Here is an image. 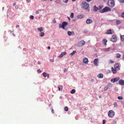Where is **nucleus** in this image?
Here are the masks:
<instances>
[{
    "label": "nucleus",
    "mask_w": 124,
    "mask_h": 124,
    "mask_svg": "<svg viewBox=\"0 0 124 124\" xmlns=\"http://www.w3.org/2000/svg\"><path fill=\"white\" fill-rule=\"evenodd\" d=\"M101 8H93V10L95 12L96 11L98 10H99V11L101 13H103L105 12L110 11L111 10L110 8H103L102 10H100Z\"/></svg>",
    "instance_id": "nucleus-1"
},
{
    "label": "nucleus",
    "mask_w": 124,
    "mask_h": 124,
    "mask_svg": "<svg viewBox=\"0 0 124 124\" xmlns=\"http://www.w3.org/2000/svg\"><path fill=\"white\" fill-rule=\"evenodd\" d=\"M108 6L111 8L115 6V3L113 0H109L107 2Z\"/></svg>",
    "instance_id": "nucleus-2"
},
{
    "label": "nucleus",
    "mask_w": 124,
    "mask_h": 124,
    "mask_svg": "<svg viewBox=\"0 0 124 124\" xmlns=\"http://www.w3.org/2000/svg\"><path fill=\"white\" fill-rule=\"evenodd\" d=\"M67 23L66 22H63L62 23V26L61 24H59V28H62L63 29H65V27L67 25Z\"/></svg>",
    "instance_id": "nucleus-3"
},
{
    "label": "nucleus",
    "mask_w": 124,
    "mask_h": 124,
    "mask_svg": "<svg viewBox=\"0 0 124 124\" xmlns=\"http://www.w3.org/2000/svg\"><path fill=\"white\" fill-rule=\"evenodd\" d=\"M114 112L113 110H110L108 112V116L110 117H113L114 115Z\"/></svg>",
    "instance_id": "nucleus-4"
},
{
    "label": "nucleus",
    "mask_w": 124,
    "mask_h": 124,
    "mask_svg": "<svg viewBox=\"0 0 124 124\" xmlns=\"http://www.w3.org/2000/svg\"><path fill=\"white\" fill-rule=\"evenodd\" d=\"M82 5L83 8H89V4L85 2H82Z\"/></svg>",
    "instance_id": "nucleus-5"
},
{
    "label": "nucleus",
    "mask_w": 124,
    "mask_h": 124,
    "mask_svg": "<svg viewBox=\"0 0 124 124\" xmlns=\"http://www.w3.org/2000/svg\"><path fill=\"white\" fill-rule=\"evenodd\" d=\"M111 40L113 42H116L117 40V37L115 35H113L111 39Z\"/></svg>",
    "instance_id": "nucleus-6"
},
{
    "label": "nucleus",
    "mask_w": 124,
    "mask_h": 124,
    "mask_svg": "<svg viewBox=\"0 0 124 124\" xmlns=\"http://www.w3.org/2000/svg\"><path fill=\"white\" fill-rule=\"evenodd\" d=\"M120 79V78L119 77H117L115 78L114 79H112L111 80V82L113 83H115L117 82V81L118 80Z\"/></svg>",
    "instance_id": "nucleus-7"
},
{
    "label": "nucleus",
    "mask_w": 124,
    "mask_h": 124,
    "mask_svg": "<svg viewBox=\"0 0 124 124\" xmlns=\"http://www.w3.org/2000/svg\"><path fill=\"white\" fill-rule=\"evenodd\" d=\"M85 42L84 40L81 41L79 43V46H82L84 45L85 44Z\"/></svg>",
    "instance_id": "nucleus-8"
},
{
    "label": "nucleus",
    "mask_w": 124,
    "mask_h": 124,
    "mask_svg": "<svg viewBox=\"0 0 124 124\" xmlns=\"http://www.w3.org/2000/svg\"><path fill=\"white\" fill-rule=\"evenodd\" d=\"M114 67L115 69H117V70H119V65L117 63L115 64L114 66Z\"/></svg>",
    "instance_id": "nucleus-9"
},
{
    "label": "nucleus",
    "mask_w": 124,
    "mask_h": 124,
    "mask_svg": "<svg viewBox=\"0 0 124 124\" xmlns=\"http://www.w3.org/2000/svg\"><path fill=\"white\" fill-rule=\"evenodd\" d=\"M88 59L86 58H85L83 59V63L85 64H87L88 63Z\"/></svg>",
    "instance_id": "nucleus-10"
},
{
    "label": "nucleus",
    "mask_w": 124,
    "mask_h": 124,
    "mask_svg": "<svg viewBox=\"0 0 124 124\" xmlns=\"http://www.w3.org/2000/svg\"><path fill=\"white\" fill-rule=\"evenodd\" d=\"M93 22V20L90 19H88L86 20V23L87 24H89Z\"/></svg>",
    "instance_id": "nucleus-11"
},
{
    "label": "nucleus",
    "mask_w": 124,
    "mask_h": 124,
    "mask_svg": "<svg viewBox=\"0 0 124 124\" xmlns=\"http://www.w3.org/2000/svg\"><path fill=\"white\" fill-rule=\"evenodd\" d=\"M119 84L122 85H124V80L122 79H121L119 81Z\"/></svg>",
    "instance_id": "nucleus-12"
},
{
    "label": "nucleus",
    "mask_w": 124,
    "mask_h": 124,
    "mask_svg": "<svg viewBox=\"0 0 124 124\" xmlns=\"http://www.w3.org/2000/svg\"><path fill=\"white\" fill-rule=\"evenodd\" d=\"M98 59L97 58L95 59L93 61L94 64L96 66H97L98 65V64L97 63Z\"/></svg>",
    "instance_id": "nucleus-13"
},
{
    "label": "nucleus",
    "mask_w": 124,
    "mask_h": 124,
    "mask_svg": "<svg viewBox=\"0 0 124 124\" xmlns=\"http://www.w3.org/2000/svg\"><path fill=\"white\" fill-rule=\"evenodd\" d=\"M68 34L69 36H70L71 35H73L75 33L74 31H68Z\"/></svg>",
    "instance_id": "nucleus-14"
},
{
    "label": "nucleus",
    "mask_w": 124,
    "mask_h": 124,
    "mask_svg": "<svg viewBox=\"0 0 124 124\" xmlns=\"http://www.w3.org/2000/svg\"><path fill=\"white\" fill-rule=\"evenodd\" d=\"M111 70L113 73L114 74L116 73V70L117 69L114 68L113 67L111 68Z\"/></svg>",
    "instance_id": "nucleus-15"
},
{
    "label": "nucleus",
    "mask_w": 124,
    "mask_h": 124,
    "mask_svg": "<svg viewBox=\"0 0 124 124\" xmlns=\"http://www.w3.org/2000/svg\"><path fill=\"white\" fill-rule=\"evenodd\" d=\"M84 16L83 15L81 14L78 15L77 16V17L78 19H81L83 18Z\"/></svg>",
    "instance_id": "nucleus-16"
},
{
    "label": "nucleus",
    "mask_w": 124,
    "mask_h": 124,
    "mask_svg": "<svg viewBox=\"0 0 124 124\" xmlns=\"http://www.w3.org/2000/svg\"><path fill=\"white\" fill-rule=\"evenodd\" d=\"M43 76L45 77H47L48 78H49V75L45 72H44L43 73Z\"/></svg>",
    "instance_id": "nucleus-17"
},
{
    "label": "nucleus",
    "mask_w": 124,
    "mask_h": 124,
    "mask_svg": "<svg viewBox=\"0 0 124 124\" xmlns=\"http://www.w3.org/2000/svg\"><path fill=\"white\" fill-rule=\"evenodd\" d=\"M97 76L99 78H102L103 77V74L101 73L99 74Z\"/></svg>",
    "instance_id": "nucleus-18"
},
{
    "label": "nucleus",
    "mask_w": 124,
    "mask_h": 124,
    "mask_svg": "<svg viewBox=\"0 0 124 124\" xmlns=\"http://www.w3.org/2000/svg\"><path fill=\"white\" fill-rule=\"evenodd\" d=\"M111 48L110 47H109L107 48H105L104 49V51L108 52L110 50Z\"/></svg>",
    "instance_id": "nucleus-19"
},
{
    "label": "nucleus",
    "mask_w": 124,
    "mask_h": 124,
    "mask_svg": "<svg viewBox=\"0 0 124 124\" xmlns=\"http://www.w3.org/2000/svg\"><path fill=\"white\" fill-rule=\"evenodd\" d=\"M43 28L42 27H41L40 28H38V30L40 32L43 31Z\"/></svg>",
    "instance_id": "nucleus-20"
},
{
    "label": "nucleus",
    "mask_w": 124,
    "mask_h": 124,
    "mask_svg": "<svg viewBox=\"0 0 124 124\" xmlns=\"http://www.w3.org/2000/svg\"><path fill=\"white\" fill-rule=\"evenodd\" d=\"M62 85H60L58 86V90L59 91H62Z\"/></svg>",
    "instance_id": "nucleus-21"
},
{
    "label": "nucleus",
    "mask_w": 124,
    "mask_h": 124,
    "mask_svg": "<svg viewBox=\"0 0 124 124\" xmlns=\"http://www.w3.org/2000/svg\"><path fill=\"white\" fill-rule=\"evenodd\" d=\"M107 41L106 39H104L103 40V43L105 45H107L106 42H107Z\"/></svg>",
    "instance_id": "nucleus-22"
},
{
    "label": "nucleus",
    "mask_w": 124,
    "mask_h": 124,
    "mask_svg": "<svg viewBox=\"0 0 124 124\" xmlns=\"http://www.w3.org/2000/svg\"><path fill=\"white\" fill-rule=\"evenodd\" d=\"M106 33L108 34H112L111 31L110 30H109L108 31L106 32Z\"/></svg>",
    "instance_id": "nucleus-23"
},
{
    "label": "nucleus",
    "mask_w": 124,
    "mask_h": 124,
    "mask_svg": "<svg viewBox=\"0 0 124 124\" xmlns=\"http://www.w3.org/2000/svg\"><path fill=\"white\" fill-rule=\"evenodd\" d=\"M45 34L43 32H41L39 34V35L40 37H43L44 35Z\"/></svg>",
    "instance_id": "nucleus-24"
},
{
    "label": "nucleus",
    "mask_w": 124,
    "mask_h": 124,
    "mask_svg": "<svg viewBox=\"0 0 124 124\" xmlns=\"http://www.w3.org/2000/svg\"><path fill=\"white\" fill-rule=\"evenodd\" d=\"M116 55V58H120L121 56V55L119 53H117Z\"/></svg>",
    "instance_id": "nucleus-25"
},
{
    "label": "nucleus",
    "mask_w": 124,
    "mask_h": 124,
    "mask_svg": "<svg viewBox=\"0 0 124 124\" xmlns=\"http://www.w3.org/2000/svg\"><path fill=\"white\" fill-rule=\"evenodd\" d=\"M121 40L122 41H124V35L120 36Z\"/></svg>",
    "instance_id": "nucleus-26"
},
{
    "label": "nucleus",
    "mask_w": 124,
    "mask_h": 124,
    "mask_svg": "<svg viewBox=\"0 0 124 124\" xmlns=\"http://www.w3.org/2000/svg\"><path fill=\"white\" fill-rule=\"evenodd\" d=\"M111 85V84L110 83H109L107 85H106V86L107 87L108 89H109V87H110Z\"/></svg>",
    "instance_id": "nucleus-27"
},
{
    "label": "nucleus",
    "mask_w": 124,
    "mask_h": 124,
    "mask_svg": "<svg viewBox=\"0 0 124 124\" xmlns=\"http://www.w3.org/2000/svg\"><path fill=\"white\" fill-rule=\"evenodd\" d=\"M76 92V90L75 89H72L70 93H74Z\"/></svg>",
    "instance_id": "nucleus-28"
},
{
    "label": "nucleus",
    "mask_w": 124,
    "mask_h": 124,
    "mask_svg": "<svg viewBox=\"0 0 124 124\" xmlns=\"http://www.w3.org/2000/svg\"><path fill=\"white\" fill-rule=\"evenodd\" d=\"M113 105H114L115 107H117L118 106V105L116 102H115Z\"/></svg>",
    "instance_id": "nucleus-29"
},
{
    "label": "nucleus",
    "mask_w": 124,
    "mask_h": 124,
    "mask_svg": "<svg viewBox=\"0 0 124 124\" xmlns=\"http://www.w3.org/2000/svg\"><path fill=\"white\" fill-rule=\"evenodd\" d=\"M108 89V88L106 86L105 87H104V91H106Z\"/></svg>",
    "instance_id": "nucleus-30"
},
{
    "label": "nucleus",
    "mask_w": 124,
    "mask_h": 124,
    "mask_svg": "<svg viewBox=\"0 0 124 124\" xmlns=\"http://www.w3.org/2000/svg\"><path fill=\"white\" fill-rule=\"evenodd\" d=\"M66 111H67L68 110V108L67 107H65L64 109Z\"/></svg>",
    "instance_id": "nucleus-31"
},
{
    "label": "nucleus",
    "mask_w": 124,
    "mask_h": 124,
    "mask_svg": "<svg viewBox=\"0 0 124 124\" xmlns=\"http://www.w3.org/2000/svg\"><path fill=\"white\" fill-rule=\"evenodd\" d=\"M73 16H74V13H71V15L70 16V17L72 18L73 17Z\"/></svg>",
    "instance_id": "nucleus-32"
},
{
    "label": "nucleus",
    "mask_w": 124,
    "mask_h": 124,
    "mask_svg": "<svg viewBox=\"0 0 124 124\" xmlns=\"http://www.w3.org/2000/svg\"><path fill=\"white\" fill-rule=\"evenodd\" d=\"M116 22L117 24H118L120 23L121 21H120L118 20L116 21Z\"/></svg>",
    "instance_id": "nucleus-33"
},
{
    "label": "nucleus",
    "mask_w": 124,
    "mask_h": 124,
    "mask_svg": "<svg viewBox=\"0 0 124 124\" xmlns=\"http://www.w3.org/2000/svg\"><path fill=\"white\" fill-rule=\"evenodd\" d=\"M76 52V51H74L71 54L72 55H73Z\"/></svg>",
    "instance_id": "nucleus-34"
},
{
    "label": "nucleus",
    "mask_w": 124,
    "mask_h": 124,
    "mask_svg": "<svg viewBox=\"0 0 124 124\" xmlns=\"http://www.w3.org/2000/svg\"><path fill=\"white\" fill-rule=\"evenodd\" d=\"M63 56L66 55L67 54V53L66 52H62L61 53Z\"/></svg>",
    "instance_id": "nucleus-35"
},
{
    "label": "nucleus",
    "mask_w": 124,
    "mask_h": 124,
    "mask_svg": "<svg viewBox=\"0 0 124 124\" xmlns=\"http://www.w3.org/2000/svg\"><path fill=\"white\" fill-rule=\"evenodd\" d=\"M118 99L119 100L122 99H123V98L122 97V96H118Z\"/></svg>",
    "instance_id": "nucleus-36"
},
{
    "label": "nucleus",
    "mask_w": 124,
    "mask_h": 124,
    "mask_svg": "<svg viewBox=\"0 0 124 124\" xmlns=\"http://www.w3.org/2000/svg\"><path fill=\"white\" fill-rule=\"evenodd\" d=\"M121 16L122 17H124V12L121 14Z\"/></svg>",
    "instance_id": "nucleus-37"
},
{
    "label": "nucleus",
    "mask_w": 124,
    "mask_h": 124,
    "mask_svg": "<svg viewBox=\"0 0 124 124\" xmlns=\"http://www.w3.org/2000/svg\"><path fill=\"white\" fill-rule=\"evenodd\" d=\"M103 4L99 6V8H103Z\"/></svg>",
    "instance_id": "nucleus-38"
},
{
    "label": "nucleus",
    "mask_w": 124,
    "mask_h": 124,
    "mask_svg": "<svg viewBox=\"0 0 124 124\" xmlns=\"http://www.w3.org/2000/svg\"><path fill=\"white\" fill-rule=\"evenodd\" d=\"M68 1V0H63V2L65 3H67Z\"/></svg>",
    "instance_id": "nucleus-39"
},
{
    "label": "nucleus",
    "mask_w": 124,
    "mask_h": 124,
    "mask_svg": "<svg viewBox=\"0 0 124 124\" xmlns=\"http://www.w3.org/2000/svg\"><path fill=\"white\" fill-rule=\"evenodd\" d=\"M119 1L120 3H123L124 2V0H119Z\"/></svg>",
    "instance_id": "nucleus-40"
},
{
    "label": "nucleus",
    "mask_w": 124,
    "mask_h": 124,
    "mask_svg": "<svg viewBox=\"0 0 124 124\" xmlns=\"http://www.w3.org/2000/svg\"><path fill=\"white\" fill-rule=\"evenodd\" d=\"M37 71L39 73H41L42 72V71L40 70L39 69L38 70H37Z\"/></svg>",
    "instance_id": "nucleus-41"
},
{
    "label": "nucleus",
    "mask_w": 124,
    "mask_h": 124,
    "mask_svg": "<svg viewBox=\"0 0 124 124\" xmlns=\"http://www.w3.org/2000/svg\"><path fill=\"white\" fill-rule=\"evenodd\" d=\"M30 18L32 19H34V16L32 15H31L30 16Z\"/></svg>",
    "instance_id": "nucleus-42"
},
{
    "label": "nucleus",
    "mask_w": 124,
    "mask_h": 124,
    "mask_svg": "<svg viewBox=\"0 0 124 124\" xmlns=\"http://www.w3.org/2000/svg\"><path fill=\"white\" fill-rule=\"evenodd\" d=\"M86 11L89 12L90 10V8H85Z\"/></svg>",
    "instance_id": "nucleus-43"
},
{
    "label": "nucleus",
    "mask_w": 124,
    "mask_h": 124,
    "mask_svg": "<svg viewBox=\"0 0 124 124\" xmlns=\"http://www.w3.org/2000/svg\"><path fill=\"white\" fill-rule=\"evenodd\" d=\"M105 120H103V122L102 124H104L105 123Z\"/></svg>",
    "instance_id": "nucleus-44"
},
{
    "label": "nucleus",
    "mask_w": 124,
    "mask_h": 124,
    "mask_svg": "<svg viewBox=\"0 0 124 124\" xmlns=\"http://www.w3.org/2000/svg\"><path fill=\"white\" fill-rule=\"evenodd\" d=\"M88 32V31L87 30H85L84 31V32L85 33H86Z\"/></svg>",
    "instance_id": "nucleus-45"
},
{
    "label": "nucleus",
    "mask_w": 124,
    "mask_h": 124,
    "mask_svg": "<svg viewBox=\"0 0 124 124\" xmlns=\"http://www.w3.org/2000/svg\"><path fill=\"white\" fill-rule=\"evenodd\" d=\"M63 55H62V54H60V55L59 56V57H60V58H61V57H62L63 56Z\"/></svg>",
    "instance_id": "nucleus-46"
},
{
    "label": "nucleus",
    "mask_w": 124,
    "mask_h": 124,
    "mask_svg": "<svg viewBox=\"0 0 124 124\" xmlns=\"http://www.w3.org/2000/svg\"><path fill=\"white\" fill-rule=\"evenodd\" d=\"M26 1L28 3H30L31 2V0H26Z\"/></svg>",
    "instance_id": "nucleus-47"
},
{
    "label": "nucleus",
    "mask_w": 124,
    "mask_h": 124,
    "mask_svg": "<svg viewBox=\"0 0 124 124\" xmlns=\"http://www.w3.org/2000/svg\"><path fill=\"white\" fill-rule=\"evenodd\" d=\"M52 112L53 113H54V111L53 109H52L51 110Z\"/></svg>",
    "instance_id": "nucleus-48"
},
{
    "label": "nucleus",
    "mask_w": 124,
    "mask_h": 124,
    "mask_svg": "<svg viewBox=\"0 0 124 124\" xmlns=\"http://www.w3.org/2000/svg\"><path fill=\"white\" fill-rule=\"evenodd\" d=\"M50 61L52 62H54V60L52 59H50Z\"/></svg>",
    "instance_id": "nucleus-49"
},
{
    "label": "nucleus",
    "mask_w": 124,
    "mask_h": 124,
    "mask_svg": "<svg viewBox=\"0 0 124 124\" xmlns=\"http://www.w3.org/2000/svg\"><path fill=\"white\" fill-rule=\"evenodd\" d=\"M38 64L39 65L40 64H41L40 62L39 61H38Z\"/></svg>",
    "instance_id": "nucleus-50"
},
{
    "label": "nucleus",
    "mask_w": 124,
    "mask_h": 124,
    "mask_svg": "<svg viewBox=\"0 0 124 124\" xmlns=\"http://www.w3.org/2000/svg\"><path fill=\"white\" fill-rule=\"evenodd\" d=\"M47 48L49 49H50V47L49 46H48L47 47Z\"/></svg>",
    "instance_id": "nucleus-51"
},
{
    "label": "nucleus",
    "mask_w": 124,
    "mask_h": 124,
    "mask_svg": "<svg viewBox=\"0 0 124 124\" xmlns=\"http://www.w3.org/2000/svg\"><path fill=\"white\" fill-rule=\"evenodd\" d=\"M19 25H16V28H17L18 27H19Z\"/></svg>",
    "instance_id": "nucleus-52"
},
{
    "label": "nucleus",
    "mask_w": 124,
    "mask_h": 124,
    "mask_svg": "<svg viewBox=\"0 0 124 124\" xmlns=\"http://www.w3.org/2000/svg\"><path fill=\"white\" fill-rule=\"evenodd\" d=\"M86 1H87L88 2H89L91 1L92 0H86Z\"/></svg>",
    "instance_id": "nucleus-53"
},
{
    "label": "nucleus",
    "mask_w": 124,
    "mask_h": 124,
    "mask_svg": "<svg viewBox=\"0 0 124 124\" xmlns=\"http://www.w3.org/2000/svg\"><path fill=\"white\" fill-rule=\"evenodd\" d=\"M36 13L37 14H39V13L38 11H37L36 12Z\"/></svg>",
    "instance_id": "nucleus-54"
},
{
    "label": "nucleus",
    "mask_w": 124,
    "mask_h": 124,
    "mask_svg": "<svg viewBox=\"0 0 124 124\" xmlns=\"http://www.w3.org/2000/svg\"><path fill=\"white\" fill-rule=\"evenodd\" d=\"M93 8H98V7H96V6L95 5L94 6Z\"/></svg>",
    "instance_id": "nucleus-55"
},
{
    "label": "nucleus",
    "mask_w": 124,
    "mask_h": 124,
    "mask_svg": "<svg viewBox=\"0 0 124 124\" xmlns=\"http://www.w3.org/2000/svg\"><path fill=\"white\" fill-rule=\"evenodd\" d=\"M16 3H15L13 4V6H15L16 5Z\"/></svg>",
    "instance_id": "nucleus-56"
},
{
    "label": "nucleus",
    "mask_w": 124,
    "mask_h": 124,
    "mask_svg": "<svg viewBox=\"0 0 124 124\" xmlns=\"http://www.w3.org/2000/svg\"><path fill=\"white\" fill-rule=\"evenodd\" d=\"M110 61L111 62V63H113L114 62H112L111 60H110Z\"/></svg>",
    "instance_id": "nucleus-57"
},
{
    "label": "nucleus",
    "mask_w": 124,
    "mask_h": 124,
    "mask_svg": "<svg viewBox=\"0 0 124 124\" xmlns=\"http://www.w3.org/2000/svg\"><path fill=\"white\" fill-rule=\"evenodd\" d=\"M64 72H65V71H67V70H66V69H65L64 70Z\"/></svg>",
    "instance_id": "nucleus-58"
},
{
    "label": "nucleus",
    "mask_w": 124,
    "mask_h": 124,
    "mask_svg": "<svg viewBox=\"0 0 124 124\" xmlns=\"http://www.w3.org/2000/svg\"><path fill=\"white\" fill-rule=\"evenodd\" d=\"M101 95H100L99 96V98H101Z\"/></svg>",
    "instance_id": "nucleus-59"
},
{
    "label": "nucleus",
    "mask_w": 124,
    "mask_h": 124,
    "mask_svg": "<svg viewBox=\"0 0 124 124\" xmlns=\"http://www.w3.org/2000/svg\"><path fill=\"white\" fill-rule=\"evenodd\" d=\"M68 19L69 20H70V18L69 17H68Z\"/></svg>",
    "instance_id": "nucleus-60"
},
{
    "label": "nucleus",
    "mask_w": 124,
    "mask_h": 124,
    "mask_svg": "<svg viewBox=\"0 0 124 124\" xmlns=\"http://www.w3.org/2000/svg\"><path fill=\"white\" fill-rule=\"evenodd\" d=\"M76 0H72V1L74 2V1H75Z\"/></svg>",
    "instance_id": "nucleus-61"
},
{
    "label": "nucleus",
    "mask_w": 124,
    "mask_h": 124,
    "mask_svg": "<svg viewBox=\"0 0 124 124\" xmlns=\"http://www.w3.org/2000/svg\"><path fill=\"white\" fill-rule=\"evenodd\" d=\"M123 58L124 59V54L123 55Z\"/></svg>",
    "instance_id": "nucleus-62"
},
{
    "label": "nucleus",
    "mask_w": 124,
    "mask_h": 124,
    "mask_svg": "<svg viewBox=\"0 0 124 124\" xmlns=\"http://www.w3.org/2000/svg\"><path fill=\"white\" fill-rule=\"evenodd\" d=\"M56 22V21H54V23H55Z\"/></svg>",
    "instance_id": "nucleus-63"
},
{
    "label": "nucleus",
    "mask_w": 124,
    "mask_h": 124,
    "mask_svg": "<svg viewBox=\"0 0 124 124\" xmlns=\"http://www.w3.org/2000/svg\"><path fill=\"white\" fill-rule=\"evenodd\" d=\"M104 8H109L108 7H105Z\"/></svg>",
    "instance_id": "nucleus-64"
}]
</instances>
